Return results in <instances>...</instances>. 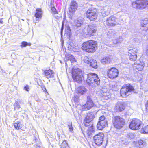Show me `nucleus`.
<instances>
[{"label":"nucleus","instance_id":"1","mask_svg":"<svg viewBox=\"0 0 148 148\" xmlns=\"http://www.w3.org/2000/svg\"><path fill=\"white\" fill-rule=\"evenodd\" d=\"M96 43L95 41L89 40L83 43L82 48L83 50L88 53L94 52L96 50Z\"/></svg>","mask_w":148,"mask_h":148},{"label":"nucleus","instance_id":"2","mask_svg":"<svg viewBox=\"0 0 148 148\" xmlns=\"http://www.w3.org/2000/svg\"><path fill=\"white\" fill-rule=\"evenodd\" d=\"M87 75L86 82L89 85L95 87L100 84V79L97 74L95 73H89Z\"/></svg>","mask_w":148,"mask_h":148},{"label":"nucleus","instance_id":"3","mask_svg":"<svg viewBox=\"0 0 148 148\" xmlns=\"http://www.w3.org/2000/svg\"><path fill=\"white\" fill-rule=\"evenodd\" d=\"M97 28L96 26L94 24L87 25L85 26L84 27L82 28V32L85 34L93 36V34L96 33Z\"/></svg>","mask_w":148,"mask_h":148},{"label":"nucleus","instance_id":"4","mask_svg":"<svg viewBox=\"0 0 148 148\" xmlns=\"http://www.w3.org/2000/svg\"><path fill=\"white\" fill-rule=\"evenodd\" d=\"M72 77L73 79L78 83L82 82L83 75L82 71L79 68L73 69L72 73Z\"/></svg>","mask_w":148,"mask_h":148},{"label":"nucleus","instance_id":"5","mask_svg":"<svg viewBox=\"0 0 148 148\" xmlns=\"http://www.w3.org/2000/svg\"><path fill=\"white\" fill-rule=\"evenodd\" d=\"M112 122L114 127L119 129L122 128L125 124V120L119 116L114 117L112 120Z\"/></svg>","mask_w":148,"mask_h":148},{"label":"nucleus","instance_id":"6","mask_svg":"<svg viewBox=\"0 0 148 148\" xmlns=\"http://www.w3.org/2000/svg\"><path fill=\"white\" fill-rule=\"evenodd\" d=\"M133 87L130 84L124 85L121 90V95L125 97L130 94V92L134 90Z\"/></svg>","mask_w":148,"mask_h":148},{"label":"nucleus","instance_id":"7","mask_svg":"<svg viewBox=\"0 0 148 148\" xmlns=\"http://www.w3.org/2000/svg\"><path fill=\"white\" fill-rule=\"evenodd\" d=\"M146 2L145 0H137L133 2L132 6L136 9H143L146 7Z\"/></svg>","mask_w":148,"mask_h":148},{"label":"nucleus","instance_id":"8","mask_svg":"<svg viewBox=\"0 0 148 148\" xmlns=\"http://www.w3.org/2000/svg\"><path fill=\"white\" fill-rule=\"evenodd\" d=\"M142 122L140 120L137 119H133L130 123L129 127L132 130H137L140 129Z\"/></svg>","mask_w":148,"mask_h":148},{"label":"nucleus","instance_id":"9","mask_svg":"<svg viewBox=\"0 0 148 148\" xmlns=\"http://www.w3.org/2000/svg\"><path fill=\"white\" fill-rule=\"evenodd\" d=\"M104 23L107 26L113 27L118 25L119 23L117 21V19L114 16H112L108 18L104 21Z\"/></svg>","mask_w":148,"mask_h":148},{"label":"nucleus","instance_id":"10","mask_svg":"<svg viewBox=\"0 0 148 148\" xmlns=\"http://www.w3.org/2000/svg\"><path fill=\"white\" fill-rule=\"evenodd\" d=\"M86 16L91 21L95 20L97 17L96 9L91 8L88 9L86 12Z\"/></svg>","mask_w":148,"mask_h":148},{"label":"nucleus","instance_id":"11","mask_svg":"<svg viewBox=\"0 0 148 148\" xmlns=\"http://www.w3.org/2000/svg\"><path fill=\"white\" fill-rule=\"evenodd\" d=\"M94 105V104L91 96H88L87 97L86 102L85 104L82 106V108L84 110H88L92 108Z\"/></svg>","mask_w":148,"mask_h":148},{"label":"nucleus","instance_id":"12","mask_svg":"<svg viewBox=\"0 0 148 148\" xmlns=\"http://www.w3.org/2000/svg\"><path fill=\"white\" fill-rule=\"evenodd\" d=\"M104 137L103 133L100 132L95 135L93 137V139L95 144L98 146L101 145L103 141Z\"/></svg>","mask_w":148,"mask_h":148},{"label":"nucleus","instance_id":"13","mask_svg":"<svg viewBox=\"0 0 148 148\" xmlns=\"http://www.w3.org/2000/svg\"><path fill=\"white\" fill-rule=\"evenodd\" d=\"M84 61L85 63L90 65V66L93 68H97V61L91 58L85 56L84 57Z\"/></svg>","mask_w":148,"mask_h":148},{"label":"nucleus","instance_id":"14","mask_svg":"<svg viewBox=\"0 0 148 148\" xmlns=\"http://www.w3.org/2000/svg\"><path fill=\"white\" fill-rule=\"evenodd\" d=\"M107 73L108 76L110 78H114L118 76L119 72L116 69L112 68L108 70Z\"/></svg>","mask_w":148,"mask_h":148},{"label":"nucleus","instance_id":"15","mask_svg":"<svg viewBox=\"0 0 148 148\" xmlns=\"http://www.w3.org/2000/svg\"><path fill=\"white\" fill-rule=\"evenodd\" d=\"M94 114L92 112L88 114L86 116L85 118L84 121V124L85 126H88L90 125V123L93 119Z\"/></svg>","mask_w":148,"mask_h":148},{"label":"nucleus","instance_id":"16","mask_svg":"<svg viewBox=\"0 0 148 148\" xmlns=\"http://www.w3.org/2000/svg\"><path fill=\"white\" fill-rule=\"evenodd\" d=\"M144 66L145 63L143 62L138 61L134 63L133 67L134 70L140 71L143 70Z\"/></svg>","mask_w":148,"mask_h":148},{"label":"nucleus","instance_id":"17","mask_svg":"<svg viewBox=\"0 0 148 148\" xmlns=\"http://www.w3.org/2000/svg\"><path fill=\"white\" fill-rule=\"evenodd\" d=\"M100 92V96L102 100H107L111 97L109 93L104 90H101Z\"/></svg>","mask_w":148,"mask_h":148},{"label":"nucleus","instance_id":"18","mask_svg":"<svg viewBox=\"0 0 148 148\" xmlns=\"http://www.w3.org/2000/svg\"><path fill=\"white\" fill-rule=\"evenodd\" d=\"M107 126L108 122L107 121H98L97 125V127L98 129L101 130L103 128L107 127Z\"/></svg>","mask_w":148,"mask_h":148},{"label":"nucleus","instance_id":"19","mask_svg":"<svg viewBox=\"0 0 148 148\" xmlns=\"http://www.w3.org/2000/svg\"><path fill=\"white\" fill-rule=\"evenodd\" d=\"M141 29L145 31L148 30V20L146 19L142 21Z\"/></svg>","mask_w":148,"mask_h":148},{"label":"nucleus","instance_id":"20","mask_svg":"<svg viewBox=\"0 0 148 148\" xmlns=\"http://www.w3.org/2000/svg\"><path fill=\"white\" fill-rule=\"evenodd\" d=\"M115 108L116 111H121L125 108L124 104L123 103H118L116 104Z\"/></svg>","mask_w":148,"mask_h":148},{"label":"nucleus","instance_id":"21","mask_svg":"<svg viewBox=\"0 0 148 148\" xmlns=\"http://www.w3.org/2000/svg\"><path fill=\"white\" fill-rule=\"evenodd\" d=\"M95 132V129L94 128L93 125H92L86 131V133L89 138H91L93 133Z\"/></svg>","mask_w":148,"mask_h":148},{"label":"nucleus","instance_id":"22","mask_svg":"<svg viewBox=\"0 0 148 148\" xmlns=\"http://www.w3.org/2000/svg\"><path fill=\"white\" fill-rule=\"evenodd\" d=\"M77 4L75 1H73L72 2L70 5L69 10L70 12H73L77 9Z\"/></svg>","mask_w":148,"mask_h":148},{"label":"nucleus","instance_id":"23","mask_svg":"<svg viewBox=\"0 0 148 148\" xmlns=\"http://www.w3.org/2000/svg\"><path fill=\"white\" fill-rule=\"evenodd\" d=\"M87 91V89L84 87L80 86L76 89V92L77 94H80L81 95L83 94Z\"/></svg>","mask_w":148,"mask_h":148},{"label":"nucleus","instance_id":"24","mask_svg":"<svg viewBox=\"0 0 148 148\" xmlns=\"http://www.w3.org/2000/svg\"><path fill=\"white\" fill-rule=\"evenodd\" d=\"M45 74L47 78H53L54 76L53 72L51 70H45Z\"/></svg>","mask_w":148,"mask_h":148},{"label":"nucleus","instance_id":"25","mask_svg":"<svg viewBox=\"0 0 148 148\" xmlns=\"http://www.w3.org/2000/svg\"><path fill=\"white\" fill-rule=\"evenodd\" d=\"M83 19L82 18L79 17L77 20L75 21L74 23L77 27L81 26L82 24L83 23Z\"/></svg>","mask_w":148,"mask_h":148},{"label":"nucleus","instance_id":"26","mask_svg":"<svg viewBox=\"0 0 148 148\" xmlns=\"http://www.w3.org/2000/svg\"><path fill=\"white\" fill-rule=\"evenodd\" d=\"M37 12L35 14V16L36 18H41L42 16V10L41 9L37 8L36 9Z\"/></svg>","mask_w":148,"mask_h":148},{"label":"nucleus","instance_id":"27","mask_svg":"<svg viewBox=\"0 0 148 148\" xmlns=\"http://www.w3.org/2000/svg\"><path fill=\"white\" fill-rule=\"evenodd\" d=\"M123 41V38L122 36H120L119 38L115 39L113 41L114 44H120Z\"/></svg>","mask_w":148,"mask_h":148},{"label":"nucleus","instance_id":"28","mask_svg":"<svg viewBox=\"0 0 148 148\" xmlns=\"http://www.w3.org/2000/svg\"><path fill=\"white\" fill-rule=\"evenodd\" d=\"M138 52V50L135 48H131L128 50V53L129 54H137Z\"/></svg>","mask_w":148,"mask_h":148},{"label":"nucleus","instance_id":"29","mask_svg":"<svg viewBox=\"0 0 148 148\" xmlns=\"http://www.w3.org/2000/svg\"><path fill=\"white\" fill-rule=\"evenodd\" d=\"M68 60H69L72 63H74L76 62V60L74 56L71 54H69L67 56Z\"/></svg>","mask_w":148,"mask_h":148},{"label":"nucleus","instance_id":"30","mask_svg":"<svg viewBox=\"0 0 148 148\" xmlns=\"http://www.w3.org/2000/svg\"><path fill=\"white\" fill-rule=\"evenodd\" d=\"M101 62L103 64H108L110 62V59L108 57H106L102 59Z\"/></svg>","mask_w":148,"mask_h":148},{"label":"nucleus","instance_id":"31","mask_svg":"<svg viewBox=\"0 0 148 148\" xmlns=\"http://www.w3.org/2000/svg\"><path fill=\"white\" fill-rule=\"evenodd\" d=\"M21 103V101H16L14 104V109L15 110L16 109H18L20 108V104Z\"/></svg>","mask_w":148,"mask_h":148},{"label":"nucleus","instance_id":"32","mask_svg":"<svg viewBox=\"0 0 148 148\" xmlns=\"http://www.w3.org/2000/svg\"><path fill=\"white\" fill-rule=\"evenodd\" d=\"M129 56H130V60L132 61H135L137 58V54H128Z\"/></svg>","mask_w":148,"mask_h":148},{"label":"nucleus","instance_id":"33","mask_svg":"<svg viewBox=\"0 0 148 148\" xmlns=\"http://www.w3.org/2000/svg\"><path fill=\"white\" fill-rule=\"evenodd\" d=\"M141 132L144 134H148V125L142 128Z\"/></svg>","mask_w":148,"mask_h":148},{"label":"nucleus","instance_id":"34","mask_svg":"<svg viewBox=\"0 0 148 148\" xmlns=\"http://www.w3.org/2000/svg\"><path fill=\"white\" fill-rule=\"evenodd\" d=\"M144 143L143 141L142 140H139L136 143L137 146L139 147H143L144 145Z\"/></svg>","mask_w":148,"mask_h":148},{"label":"nucleus","instance_id":"35","mask_svg":"<svg viewBox=\"0 0 148 148\" xmlns=\"http://www.w3.org/2000/svg\"><path fill=\"white\" fill-rule=\"evenodd\" d=\"M61 148H67L68 147V144L66 141H64L61 145Z\"/></svg>","mask_w":148,"mask_h":148},{"label":"nucleus","instance_id":"36","mask_svg":"<svg viewBox=\"0 0 148 148\" xmlns=\"http://www.w3.org/2000/svg\"><path fill=\"white\" fill-rule=\"evenodd\" d=\"M68 48L70 50H74L75 49V46L73 43H70L68 45Z\"/></svg>","mask_w":148,"mask_h":148},{"label":"nucleus","instance_id":"37","mask_svg":"<svg viewBox=\"0 0 148 148\" xmlns=\"http://www.w3.org/2000/svg\"><path fill=\"white\" fill-rule=\"evenodd\" d=\"M115 33V31L113 29H111L108 31V35L109 36L113 35Z\"/></svg>","mask_w":148,"mask_h":148},{"label":"nucleus","instance_id":"38","mask_svg":"<svg viewBox=\"0 0 148 148\" xmlns=\"http://www.w3.org/2000/svg\"><path fill=\"white\" fill-rule=\"evenodd\" d=\"M31 45V44L30 43H27L26 42L23 41V42L21 43V47H25L27 46H30Z\"/></svg>","mask_w":148,"mask_h":148},{"label":"nucleus","instance_id":"39","mask_svg":"<svg viewBox=\"0 0 148 148\" xmlns=\"http://www.w3.org/2000/svg\"><path fill=\"white\" fill-rule=\"evenodd\" d=\"M51 12L53 15H55L58 14V12L56 11V9L54 7H53L51 9Z\"/></svg>","mask_w":148,"mask_h":148},{"label":"nucleus","instance_id":"40","mask_svg":"<svg viewBox=\"0 0 148 148\" xmlns=\"http://www.w3.org/2000/svg\"><path fill=\"white\" fill-rule=\"evenodd\" d=\"M14 126L17 129L19 130L21 129V128L20 125L18 123H15L14 124Z\"/></svg>","mask_w":148,"mask_h":148},{"label":"nucleus","instance_id":"41","mask_svg":"<svg viewBox=\"0 0 148 148\" xmlns=\"http://www.w3.org/2000/svg\"><path fill=\"white\" fill-rule=\"evenodd\" d=\"M107 121V119L104 116H102L99 117L98 121Z\"/></svg>","mask_w":148,"mask_h":148},{"label":"nucleus","instance_id":"42","mask_svg":"<svg viewBox=\"0 0 148 148\" xmlns=\"http://www.w3.org/2000/svg\"><path fill=\"white\" fill-rule=\"evenodd\" d=\"M68 126L69 127L70 131L71 132L73 131V128L72 127L71 123H69V124L68 125Z\"/></svg>","mask_w":148,"mask_h":148},{"label":"nucleus","instance_id":"43","mask_svg":"<svg viewBox=\"0 0 148 148\" xmlns=\"http://www.w3.org/2000/svg\"><path fill=\"white\" fill-rule=\"evenodd\" d=\"M24 89L27 91H29V86L27 84L24 87Z\"/></svg>","mask_w":148,"mask_h":148},{"label":"nucleus","instance_id":"44","mask_svg":"<svg viewBox=\"0 0 148 148\" xmlns=\"http://www.w3.org/2000/svg\"><path fill=\"white\" fill-rule=\"evenodd\" d=\"M110 13V12L107 11L105 12V13H103V16H106L108 15Z\"/></svg>","mask_w":148,"mask_h":148},{"label":"nucleus","instance_id":"45","mask_svg":"<svg viewBox=\"0 0 148 148\" xmlns=\"http://www.w3.org/2000/svg\"><path fill=\"white\" fill-rule=\"evenodd\" d=\"M54 17L57 20H59L60 18V17L57 15V14L55 15H53Z\"/></svg>","mask_w":148,"mask_h":148},{"label":"nucleus","instance_id":"46","mask_svg":"<svg viewBox=\"0 0 148 148\" xmlns=\"http://www.w3.org/2000/svg\"><path fill=\"white\" fill-rule=\"evenodd\" d=\"M146 109L147 111H148V101L145 104Z\"/></svg>","mask_w":148,"mask_h":148},{"label":"nucleus","instance_id":"47","mask_svg":"<svg viewBox=\"0 0 148 148\" xmlns=\"http://www.w3.org/2000/svg\"><path fill=\"white\" fill-rule=\"evenodd\" d=\"M129 136V137L131 138H134V134H130Z\"/></svg>","mask_w":148,"mask_h":148},{"label":"nucleus","instance_id":"48","mask_svg":"<svg viewBox=\"0 0 148 148\" xmlns=\"http://www.w3.org/2000/svg\"><path fill=\"white\" fill-rule=\"evenodd\" d=\"M67 30H68V32L69 33L70 32V28L69 27H67Z\"/></svg>","mask_w":148,"mask_h":148},{"label":"nucleus","instance_id":"49","mask_svg":"<svg viewBox=\"0 0 148 148\" xmlns=\"http://www.w3.org/2000/svg\"><path fill=\"white\" fill-rule=\"evenodd\" d=\"M146 53L147 55H148V46L147 47V49L146 51Z\"/></svg>","mask_w":148,"mask_h":148},{"label":"nucleus","instance_id":"50","mask_svg":"<svg viewBox=\"0 0 148 148\" xmlns=\"http://www.w3.org/2000/svg\"><path fill=\"white\" fill-rule=\"evenodd\" d=\"M2 18L1 19H0V23L1 24L3 23V21L2 20Z\"/></svg>","mask_w":148,"mask_h":148},{"label":"nucleus","instance_id":"51","mask_svg":"<svg viewBox=\"0 0 148 148\" xmlns=\"http://www.w3.org/2000/svg\"><path fill=\"white\" fill-rule=\"evenodd\" d=\"M146 3H147V4H146V6H147V5H148V1H146Z\"/></svg>","mask_w":148,"mask_h":148},{"label":"nucleus","instance_id":"52","mask_svg":"<svg viewBox=\"0 0 148 148\" xmlns=\"http://www.w3.org/2000/svg\"><path fill=\"white\" fill-rule=\"evenodd\" d=\"M63 29V27H62V29H61V34H62V30Z\"/></svg>","mask_w":148,"mask_h":148}]
</instances>
